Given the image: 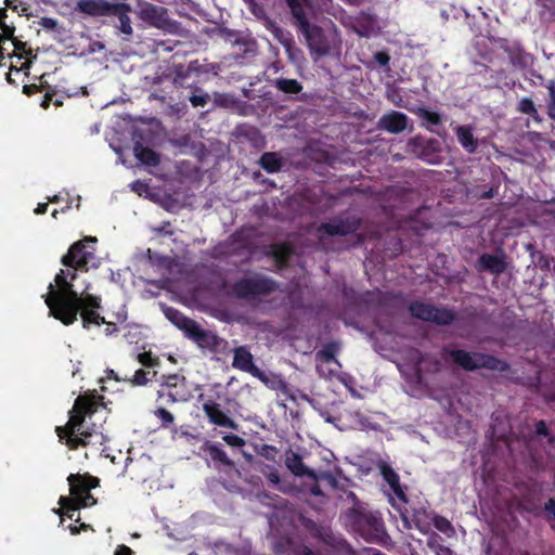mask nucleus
<instances>
[{"instance_id": "338daca9", "label": "nucleus", "mask_w": 555, "mask_h": 555, "mask_svg": "<svg viewBox=\"0 0 555 555\" xmlns=\"http://www.w3.org/2000/svg\"><path fill=\"white\" fill-rule=\"evenodd\" d=\"M147 189V185L141 181H135L132 183V190L141 194L142 191H145Z\"/></svg>"}, {"instance_id": "f8f14e48", "label": "nucleus", "mask_w": 555, "mask_h": 555, "mask_svg": "<svg viewBox=\"0 0 555 555\" xmlns=\"http://www.w3.org/2000/svg\"><path fill=\"white\" fill-rule=\"evenodd\" d=\"M188 339L192 340L199 349L215 356H228L231 352L227 339L220 337L215 332L201 327L198 323L189 335Z\"/></svg>"}, {"instance_id": "bf43d9fd", "label": "nucleus", "mask_w": 555, "mask_h": 555, "mask_svg": "<svg viewBox=\"0 0 555 555\" xmlns=\"http://www.w3.org/2000/svg\"><path fill=\"white\" fill-rule=\"evenodd\" d=\"M40 24L43 26L46 30H56V21L52 18H41Z\"/></svg>"}, {"instance_id": "0e129e2a", "label": "nucleus", "mask_w": 555, "mask_h": 555, "mask_svg": "<svg viewBox=\"0 0 555 555\" xmlns=\"http://www.w3.org/2000/svg\"><path fill=\"white\" fill-rule=\"evenodd\" d=\"M345 493H346L347 499L353 503V506H362L360 504V501H359L357 494L353 491L346 490Z\"/></svg>"}, {"instance_id": "9d476101", "label": "nucleus", "mask_w": 555, "mask_h": 555, "mask_svg": "<svg viewBox=\"0 0 555 555\" xmlns=\"http://www.w3.org/2000/svg\"><path fill=\"white\" fill-rule=\"evenodd\" d=\"M409 311L415 319L433 322L437 325H450L456 319V313L444 307H436L421 300H414L409 305Z\"/></svg>"}, {"instance_id": "37998d69", "label": "nucleus", "mask_w": 555, "mask_h": 555, "mask_svg": "<svg viewBox=\"0 0 555 555\" xmlns=\"http://www.w3.org/2000/svg\"><path fill=\"white\" fill-rule=\"evenodd\" d=\"M336 347L334 344H327L317 352V359L323 362H332L335 360Z\"/></svg>"}, {"instance_id": "ddd939ff", "label": "nucleus", "mask_w": 555, "mask_h": 555, "mask_svg": "<svg viewBox=\"0 0 555 555\" xmlns=\"http://www.w3.org/2000/svg\"><path fill=\"white\" fill-rule=\"evenodd\" d=\"M292 14L298 26V31L302 35H317L311 27V20H313L320 11V3L318 0H286Z\"/></svg>"}, {"instance_id": "473e14b6", "label": "nucleus", "mask_w": 555, "mask_h": 555, "mask_svg": "<svg viewBox=\"0 0 555 555\" xmlns=\"http://www.w3.org/2000/svg\"><path fill=\"white\" fill-rule=\"evenodd\" d=\"M156 371L139 369L130 378H124L122 380L129 383L131 386L140 387L145 386L150 380L156 377Z\"/></svg>"}, {"instance_id": "58836bf2", "label": "nucleus", "mask_w": 555, "mask_h": 555, "mask_svg": "<svg viewBox=\"0 0 555 555\" xmlns=\"http://www.w3.org/2000/svg\"><path fill=\"white\" fill-rule=\"evenodd\" d=\"M499 41H500L501 48H504L506 50V52L509 54V59L513 64H517V63L525 64L526 63V61H525L526 54L524 53L521 48H519L518 46L514 47L513 49L505 48V43L507 42V40L503 37H499Z\"/></svg>"}, {"instance_id": "8fccbe9b", "label": "nucleus", "mask_w": 555, "mask_h": 555, "mask_svg": "<svg viewBox=\"0 0 555 555\" xmlns=\"http://www.w3.org/2000/svg\"><path fill=\"white\" fill-rule=\"evenodd\" d=\"M208 101H209L208 93L193 94L190 96V102L193 107H198V106L204 107L208 103Z\"/></svg>"}, {"instance_id": "bb28decb", "label": "nucleus", "mask_w": 555, "mask_h": 555, "mask_svg": "<svg viewBox=\"0 0 555 555\" xmlns=\"http://www.w3.org/2000/svg\"><path fill=\"white\" fill-rule=\"evenodd\" d=\"M456 139L463 150L468 154H474L478 149V139L474 135V129L470 125L457 126L454 129Z\"/></svg>"}, {"instance_id": "5701e85b", "label": "nucleus", "mask_w": 555, "mask_h": 555, "mask_svg": "<svg viewBox=\"0 0 555 555\" xmlns=\"http://www.w3.org/2000/svg\"><path fill=\"white\" fill-rule=\"evenodd\" d=\"M285 466L296 477H308L312 480L319 478L313 469L304 464L301 455L291 449L285 454Z\"/></svg>"}, {"instance_id": "9b49d317", "label": "nucleus", "mask_w": 555, "mask_h": 555, "mask_svg": "<svg viewBox=\"0 0 555 555\" xmlns=\"http://www.w3.org/2000/svg\"><path fill=\"white\" fill-rule=\"evenodd\" d=\"M406 147L409 153L427 164L438 165L442 162L441 144L437 139L417 134L409 139Z\"/></svg>"}, {"instance_id": "f03ea898", "label": "nucleus", "mask_w": 555, "mask_h": 555, "mask_svg": "<svg viewBox=\"0 0 555 555\" xmlns=\"http://www.w3.org/2000/svg\"><path fill=\"white\" fill-rule=\"evenodd\" d=\"M96 412V402L92 396H79L69 411V418L64 426H57L55 431L62 443L70 450L80 447L102 444L104 436L94 428H83L86 416Z\"/></svg>"}, {"instance_id": "69168bd1", "label": "nucleus", "mask_w": 555, "mask_h": 555, "mask_svg": "<svg viewBox=\"0 0 555 555\" xmlns=\"http://www.w3.org/2000/svg\"><path fill=\"white\" fill-rule=\"evenodd\" d=\"M77 271L70 268H67V270H64L66 280L73 284V281L77 278Z\"/></svg>"}, {"instance_id": "79ce46f5", "label": "nucleus", "mask_w": 555, "mask_h": 555, "mask_svg": "<svg viewBox=\"0 0 555 555\" xmlns=\"http://www.w3.org/2000/svg\"><path fill=\"white\" fill-rule=\"evenodd\" d=\"M539 392L546 402H555V375L551 383H541Z\"/></svg>"}, {"instance_id": "864d4df0", "label": "nucleus", "mask_w": 555, "mask_h": 555, "mask_svg": "<svg viewBox=\"0 0 555 555\" xmlns=\"http://www.w3.org/2000/svg\"><path fill=\"white\" fill-rule=\"evenodd\" d=\"M289 255V248L285 245H278L274 248V256L278 260L284 261Z\"/></svg>"}, {"instance_id": "0eeeda50", "label": "nucleus", "mask_w": 555, "mask_h": 555, "mask_svg": "<svg viewBox=\"0 0 555 555\" xmlns=\"http://www.w3.org/2000/svg\"><path fill=\"white\" fill-rule=\"evenodd\" d=\"M276 289V283L267 276L255 275L236 281L231 287V294L237 299H256L268 296Z\"/></svg>"}, {"instance_id": "4be33fe9", "label": "nucleus", "mask_w": 555, "mask_h": 555, "mask_svg": "<svg viewBox=\"0 0 555 555\" xmlns=\"http://www.w3.org/2000/svg\"><path fill=\"white\" fill-rule=\"evenodd\" d=\"M408 121L409 117L404 113L391 111L379 118L378 128L397 134L405 130Z\"/></svg>"}, {"instance_id": "603ef678", "label": "nucleus", "mask_w": 555, "mask_h": 555, "mask_svg": "<svg viewBox=\"0 0 555 555\" xmlns=\"http://www.w3.org/2000/svg\"><path fill=\"white\" fill-rule=\"evenodd\" d=\"M105 49L104 44L99 42V41H93V42H88V50L87 51H81L80 54L81 55H85V54H94L96 52H101Z\"/></svg>"}, {"instance_id": "f257e3e1", "label": "nucleus", "mask_w": 555, "mask_h": 555, "mask_svg": "<svg viewBox=\"0 0 555 555\" xmlns=\"http://www.w3.org/2000/svg\"><path fill=\"white\" fill-rule=\"evenodd\" d=\"M54 282L57 289L50 283L49 293L43 296L44 302L50 314L64 325L74 324L81 309L96 310L101 307V298L88 293L90 285H86L81 293L77 292L74 284L66 280L63 269L56 273Z\"/></svg>"}, {"instance_id": "7ed1b4c3", "label": "nucleus", "mask_w": 555, "mask_h": 555, "mask_svg": "<svg viewBox=\"0 0 555 555\" xmlns=\"http://www.w3.org/2000/svg\"><path fill=\"white\" fill-rule=\"evenodd\" d=\"M442 351L443 354L448 356L454 364L466 372H475L486 369L492 372L504 373L511 369L507 361L493 354L479 351H467L464 349H452L448 347H444Z\"/></svg>"}, {"instance_id": "20e7f679", "label": "nucleus", "mask_w": 555, "mask_h": 555, "mask_svg": "<svg viewBox=\"0 0 555 555\" xmlns=\"http://www.w3.org/2000/svg\"><path fill=\"white\" fill-rule=\"evenodd\" d=\"M347 525L367 542H380L387 534L382 517L363 506H352L345 513Z\"/></svg>"}, {"instance_id": "052dcab7", "label": "nucleus", "mask_w": 555, "mask_h": 555, "mask_svg": "<svg viewBox=\"0 0 555 555\" xmlns=\"http://www.w3.org/2000/svg\"><path fill=\"white\" fill-rule=\"evenodd\" d=\"M321 478L326 480L334 489L338 488V480L335 478V476L331 473H323L321 475Z\"/></svg>"}, {"instance_id": "c03bdc74", "label": "nucleus", "mask_w": 555, "mask_h": 555, "mask_svg": "<svg viewBox=\"0 0 555 555\" xmlns=\"http://www.w3.org/2000/svg\"><path fill=\"white\" fill-rule=\"evenodd\" d=\"M545 519L550 522L551 528L555 531V499L550 498L543 506Z\"/></svg>"}, {"instance_id": "680f3d73", "label": "nucleus", "mask_w": 555, "mask_h": 555, "mask_svg": "<svg viewBox=\"0 0 555 555\" xmlns=\"http://www.w3.org/2000/svg\"><path fill=\"white\" fill-rule=\"evenodd\" d=\"M115 555H134V553L129 546L121 544L117 546Z\"/></svg>"}, {"instance_id": "e2e57ef3", "label": "nucleus", "mask_w": 555, "mask_h": 555, "mask_svg": "<svg viewBox=\"0 0 555 555\" xmlns=\"http://www.w3.org/2000/svg\"><path fill=\"white\" fill-rule=\"evenodd\" d=\"M55 95L54 92H49L47 91L46 94H44V98L41 102V106L43 108H48L50 106V103L53 101V96Z\"/></svg>"}, {"instance_id": "1a4fd4ad", "label": "nucleus", "mask_w": 555, "mask_h": 555, "mask_svg": "<svg viewBox=\"0 0 555 555\" xmlns=\"http://www.w3.org/2000/svg\"><path fill=\"white\" fill-rule=\"evenodd\" d=\"M69 485V496L75 503H79L80 506H92L96 503V500L90 493L92 489H95L100 485L98 477L85 474H70L67 477Z\"/></svg>"}, {"instance_id": "a211bd4d", "label": "nucleus", "mask_w": 555, "mask_h": 555, "mask_svg": "<svg viewBox=\"0 0 555 555\" xmlns=\"http://www.w3.org/2000/svg\"><path fill=\"white\" fill-rule=\"evenodd\" d=\"M201 451L209 457L216 470L225 475H231L233 472L240 474L234 461L228 456L220 444L207 440L202 444Z\"/></svg>"}, {"instance_id": "393cba45", "label": "nucleus", "mask_w": 555, "mask_h": 555, "mask_svg": "<svg viewBox=\"0 0 555 555\" xmlns=\"http://www.w3.org/2000/svg\"><path fill=\"white\" fill-rule=\"evenodd\" d=\"M18 38L0 37V60H3L5 56L22 59L29 53L26 49V43L18 40Z\"/></svg>"}, {"instance_id": "c85d7f7f", "label": "nucleus", "mask_w": 555, "mask_h": 555, "mask_svg": "<svg viewBox=\"0 0 555 555\" xmlns=\"http://www.w3.org/2000/svg\"><path fill=\"white\" fill-rule=\"evenodd\" d=\"M133 154L141 164L150 167H156L160 163L159 155L151 147L144 146L141 142L134 143Z\"/></svg>"}, {"instance_id": "5fc2aeb1", "label": "nucleus", "mask_w": 555, "mask_h": 555, "mask_svg": "<svg viewBox=\"0 0 555 555\" xmlns=\"http://www.w3.org/2000/svg\"><path fill=\"white\" fill-rule=\"evenodd\" d=\"M374 60L383 67L388 66L390 56L386 51H378L374 54Z\"/></svg>"}, {"instance_id": "774afa93", "label": "nucleus", "mask_w": 555, "mask_h": 555, "mask_svg": "<svg viewBox=\"0 0 555 555\" xmlns=\"http://www.w3.org/2000/svg\"><path fill=\"white\" fill-rule=\"evenodd\" d=\"M48 207H49L48 203H39L38 206L35 208V214L43 215L47 212Z\"/></svg>"}, {"instance_id": "6e6d98bb", "label": "nucleus", "mask_w": 555, "mask_h": 555, "mask_svg": "<svg viewBox=\"0 0 555 555\" xmlns=\"http://www.w3.org/2000/svg\"><path fill=\"white\" fill-rule=\"evenodd\" d=\"M199 73H211L217 76L220 70V65L216 63L199 64Z\"/></svg>"}, {"instance_id": "09e8293b", "label": "nucleus", "mask_w": 555, "mask_h": 555, "mask_svg": "<svg viewBox=\"0 0 555 555\" xmlns=\"http://www.w3.org/2000/svg\"><path fill=\"white\" fill-rule=\"evenodd\" d=\"M223 440L231 447L242 448L245 446V440L234 434L224 435Z\"/></svg>"}, {"instance_id": "49530a36", "label": "nucleus", "mask_w": 555, "mask_h": 555, "mask_svg": "<svg viewBox=\"0 0 555 555\" xmlns=\"http://www.w3.org/2000/svg\"><path fill=\"white\" fill-rule=\"evenodd\" d=\"M266 468L267 470L262 469V474L266 476V478L271 485L278 486L281 482L278 469L271 465H267Z\"/></svg>"}, {"instance_id": "39448f33", "label": "nucleus", "mask_w": 555, "mask_h": 555, "mask_svg": "<svg viewBox=\"0 0 555 555\" xmlns=\"http://www.w3.org/2000/svg\"><path fill=\"white\" fill-rule=\"evenodd\" d=\"M78 9L89 15H116L119 18V28L125 35H131L132 27L128 13L131 12L129 3H111L105 0H79Z\"/></svg>"}, {"instance_id": "b1692460", "label": "nucleus", "mask_w": 555, "mask_h": 555, "mask_svg": "<svg viewBox=\"0 0 555 555\" xmlns=\"http://www.w3.org/2000/svg\"><path fill=\"white\" fill-rule=\"evenodd\" d=\"M507 268L504 255L483 253L478 258V270L487 271L494 275L502 274Z\"/></svg>"}, {"instance_id": "2f4dec72", "label": "nucleus", "mask_w": 555, "mask_h": 555, "mask_svg": "<svg viewBox=\"0 0 555 555\" xmlns=\"http://www.w3.org/2000/svg\"><path fill=\"white\" fill-rule=\"evenodd\" d=\"M234 47L237 49L235 52V57H245L246 55H255L257 51V42L254 37H235V41L233 42Z\"/></svg>"}, {"instance_id": "13d9d810", "label": "nucleus", "mask_w": 555, "mask_h": 555, "mask_svg": "<svg viewBox=\"0 0 555 555\" xmlns=\"http://www.w3.org/2000/svg\"><path fill=\"white\" fill-rule=\"evenodd\" d=\"M41 91V86H38L36 83L25 85L23 87V92L30 96Z\"/></svg>"}, {"instance_id": "4468645a", "label": "nucleus", "mask_w": 555, "mask_h": 555, "mask_svg": "<svg viewBox=\"0 0 555 555\" xmlns=\"http://www.w3.org/2000/svg\"><path fill=\"white\" fill-rule=\"evenodd\" d=\"M362 225V220L356 216L343 218L334 217L328 222H322L317 232L322 240L324 236H347L357 233Z\"/></svg>"}, {"instance_id": "a878e982", "label": "nucleus", "mask_w": 555, "mask_h": 555, "mask_svg": "<svg viewBox=\"0 0 555 555\" xmlns=\"http://www.w3.org/2000/svg\"><path fill=\"white\" fill-rule=\"evenodd\" d=\"M165 317L175 324L179 330L184 333V336L188 338L192 331L197 325V322L185 314H183L180 310L173 307H166L164 309Z\"/></svg>"}, {"instance_id": "4d7b16f0", "label": "nucleus", "mask_w": 555, "mask_h": 555, "mask_svg": "<svg viewBox=\"0 0 555 555\" xmlns=\"http://www.w3.org/2000/svg\"><path fill=\"white\" fill-rule=\"evenodd\" d=\"M534 427H535V434L538 436H543V437H548L550 436V430L547 428V425H546L545 421H543V420L538 421L534 424Z\"/></svg>"}, {"instance_id": "3c124183", "label": "nucleus", "mask_w": 555, "mask_h": 555, "mask_svg": "<svg viewBox=\"0 0 555 555\" xmlns=\"http://www.w3.org/2000/svg\"><path fill=\"white\" fill-rule=\"evenodd\" d=\"M423 514H425V508L424 507L412 508L411 509L412 521L414 522L415 527L420 531H424L423 526H422L421 520H420V516L423 515Z\"/></svg>"}, {"instance_id": "2eb2a0df", "label": "nucleus", "mask_w": 555, "mask_h": 555, "mask_svg": "<svg viewBox=\"0 0 555 555\" xmlns=\"http://www.w3.org/2000/svg\"><path fill=\"white\" fill-rule=\"evenodd\" d=\"M133 1L140 7L138 15L143 22L165 31H177V25L168 17L166 9L151 3H141L140 0Z\"/></svg>"}, {"instance_id": "6ab92c4d", "label": "nucleus", "mask_w": 555, "mask_h": 555, "mask_svg": "<svg viewBox=\"0 0 555 555\" xmlns=\"http://www.w3.org/2000/svg\"><path fill=\"white\" fill-rule=\"evenodd\" d=\"M311 54L317 57H339L341 53L340 37H305Z\"/></svg>"}, {"instance_id": "423d86ee", "label": "nucleus", "mask_w": 555, "mask_h": 555, "mask_svg": "<svg viewBox=\"0 0 555 555\" xmlns=\"http://www.w3.org/2000/svg\"><path fill=\"white\" fill-rule=\"evenodd\" d=\"M96 242L98 240L92 236H86L82 240L75 242L62 257V264L66 268L85 271H88L89 268L96 267L94 247Z\"/></svg>"}, {"instance_id": "ea45409f", "label": "nucleus", "mask_w": 555, "mask_h": 555, "mask_svg": "<svg viewBox=\"0 0 555 555\" xmlns=\"http://www.w3.org/2000/svg\"><path fill=\"white\" fill-rule=\"evenodd\" d=\"M137 360L141 363L145 369H154L159 365L160 360L158 357L154 356L151 351H144L137 356Z\"/></svg>"}, {"instance_id": "dca6fc26", "label": "nucleus", "mask_w": 555, "mask_h": 555, "mask_svg": "<svg viewBox=\"0 0 555 555\" xmlns=\"http://www.w3.org/2000/svg\"><path fill=\"white\" fill-rule=\"evenodd\" d=\"M160 386L162 389L158 390L159 397L167 396L170 402H184L191 397V392L186 386V379L183 375H163Z\"/></svg>"}, {"instance_id": "f3484780", "label": "nucleus", "mask_w": 555, "mask_h": 555, "mask_svg": "<svg viewBox=\"0 0 555 555\" xmlns=\"http://www.w3.org/2000/svg\"><path fill=\"white\" fill-rule=\"evenodd\" d=\"M231 352H233L232 366L234 369L249 373L266 385H269V377L255 364L254 356L251 354L248 346H238L231 350Z\"/></svg>"}, {"instance_id": "a19ab883", "label": "nucleus", "mask_w": 555, "mask_h": 555, "mask_svg": "<svg viewBox=\"0 0 555 555\" xmlns=\"http://www.w3.org/2000/svg\"><path fill=\"white\" fill-rule=\"evenodd\" d=\"M433 524L437 530H439L440 532H442L449 537L454 533V528H453L452 524L450 522L449 519H447L443 516L436 515L433 518Z\"/></svg>"}, {"instance_id": "e433bc0d", "label": "nucleus", "mask_w": 555, "mask_h": 555, "mask_svg": "<svg viewBox=\"0 0 555 555\" xmlns=\"http://www.w3.org/2000/svg\"><path fill=\"white\" fill-rule=\"evenodd\" d=\"M81 320H82V326L85 328H89L92 324L94 325H101L106 323L104 317H101L96 310L92 309H81L79 311Z\"/></svg>"}, {"instance_id": "c9c22d12", "label": "nucleus", "mask_w": 555, "mask_h": 555, "mask_svg": "<svg viewBox=\"0 0 555 555\" xmlns=\"http://www.w3.org/2000/svg\"><path fill=\"white\" fill-rule=\"evenodd\" d=\"M517 111L521 114L529 115L534 121L541 122L542 118L530 98H522L517 104Z\"/></svg>"}, {"instance_id": "cd10ccee", "label": "nucleus", "mask_w": 555, "mask_h": 555, "mask_svg": "<svg viewBox=\"0 0 555 555\" xmlns=\"http://www.w3.org/2000/svg\"><path fill=\"white\" fill-rule=\"evenodd\" d=\"M199 69H201V66H199V62L197 60L190 62L188 66H185L183 64L173 65V68H172L173 83L178 87L189 86L188 80H189L191 74L194 72L199 73Z\"/></svg>"}, {"instance_id": "aec40b11", "label": "nucleus", "mask_w": 555, "mask_h": 555, "mask_svg": "<svg viewBox=\"0 0 555 555\" xmlns=\"http://www.w3.org/2000/svg\"><path fill=\"white\" fill-rule=\"evenodd\" d=\"M347 27L357 35H371L379 31L383 23L373 15L362 13L358 16L349 17Z\"/></svg>"}, {"instance_id": "f704fd0d", "label": "nucleus", "mask_w": 555, "mask_h": 555, "mask_svg": "<svg viewBox=\"0 0 555 555\" xmlns=\"http://www.w3.org/2000/svg\"><path fill=\"white\" fill-rule=\"evenodd\" d=\"M427 546L436 555H453V551L443 544V539L436 532H433L427 539Z\"/></svg>"}, {"instance_id": "c756f323", "label": "nucleus", "mask_w": 555, "mask_h": 555, "mask_svg": "<svg viewBox=\"0 0 555 555\" xmlns=\"http://www.w3.org/2000/svg\"><path fill=\"white\" fill-rule=\"evenodd\" d=\"M59 504L61 506L60 514L61 516H66L67 518L79 521L80 520V508H86L87 506H80L79 503H75L73 499H68L67 496H61L59 500Z\"/></svg>"}, {"instance_id": "6e6552de", "label": "nucleus", "mask_w": 555, "mask_h": 555, "mask_svg": "<svg viewBox=\"0 0 555 555\" xmlns=\"http://www.w3.org/2000/svg\"><path fill=\"white\" fill-rule=\"evenodd\" d=\"M379 474L383 479L388 483L396 499L403 505L397 504L395 502V498H390V503L393 508H396L401 516L402 521L404 522L408 529L411 528L410 519H409V509L406 505L409 504V499L404 492L403 487L400 483V477L398 473L386 462H380L378 465Z\"/></svg>"}, {"instance_id": "4c0bfd02", "label": "nucleus", "mask_w": 555, "mask_h": 555, "mask_svg": "<svg viewBox=\"0 0 555 555\" xmlns=\"http://www.w3.org/2000/svg\"><path fill=\"white\" fill-rule=\"evenodd\" d=\"M418 116L428 124L427 129L434 131L429 126H439L442 122V117L437 112H431L426 107L418 109Z\"/></svg>"}, {"instance_id": "412c9836", "label": "nucleus", "mask_w": 555, "mask_h": 555, "mask_svg": "<svg viewBox=\"0 0 555 555\" xmlns=\"http://www.w3.org/2000/svg\"><path fill=\"white\" fill-rule=\"evenodd\" d=\"M203 411L209 423L230 429L237 428V424L222 411L221 405L218 402L214 400H207L203 404Z\"/></svg>"}, {"instance_id": "7c9ffc66", "label": "nucleus", "mask_w": 555, "mask_h": 555, "mask_svg": "<svg viewBox=\"0 0 555 555\" xmlns=\"http://www.w3.org/2000/svg\"><path fill=\"white\" fill-rule=\"evenodd\" d=\"M259 165L269 173L279 172L283 167V158L275 152H266L260 156Z\"/></svg>"}, {"instance_id": "a18cd8bd", "label": "nucleus", "mask_w": 555, "mask_h": 555, "mask_svg": "<svg viewBox=\"0 0 555 555\" xmlns=\"http://www.w3.org/2000/svg\"><path fill=\"white\" fill-rule=\"evenodd\" d=\"M550 94V101L547 103L548 117L555 120V81L551 80L546 86Z\"/></svg>"}, {"instance_id": "de8ad7c7", "label": "nucleus", "mask_w": 555, "mask_h": 555, "mask_svg": "<svg viewBox=\"0 0 555 555\" xmlns=\"http://www.w3.org/2000/svg\"><path fill=\"white\" fill-rule=\"evenodd\" d=\"M155 415L157 416V418L162 421L163 426L171 425L175 422L172 413L166 410L165 408H158L155 411Z\"/></svg>"}, {"instance_id": "72a5a7b5", "label": "nucleus", "mask_w": 555, "mask_h": 555, "mask_svg": "<svg viewBox=\"0 0 555 555\" xmlns=\"http://www.w3.org/2000/svg\"><path fill=\"white\" fill-rule=\"evenodd\" d=\"M274 86L285 94H298L302 91V85L296 79L278 78Z\"/></svg>"}]
</instances>
